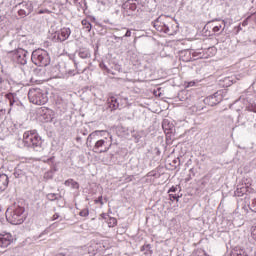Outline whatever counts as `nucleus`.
I'll return each mask as SVG.
<instances>
[{
  "label": "nucleus",
  "instance_id": "1",
  "mask_svg": "<svg viewBox=\"0 0 256 256\" xmlns=\"http://www.w3.org/2000/svg\"><path fill=\"white\" fill-rule=\"evenodd\" d=\"M22 143L28 149H38L43 145V140L37 130H28L23 134Z\"/></svg>",
  "mask_w": 256,
  "mask_h": 256
},
{
  "label": "nucleus",
  "instance_id": "2",
  "mask_svg": "<svg viewBox=\"0 0 256 256\" xmlns=\"http://www.w3.org/2000/svg\"><path fill=\"white\" fill-rule=\"evenodd\" d=\"M23 213H25V208L15 205L10 206L5 213L6 220L8 223H11V225H21L25 219Z\"/></svg>",
  "mask_w": 256,
  "mask_h": 256
},
{
  "label": "nucleus",
  "instance_id": "3",
  "mask_svg": "<svg viewBox=\"0 0 256 256\" xmlns=\"http://www.w3.org/2000/svg\"><path fill=\"white\" fill-rule=\"evenodd\" d=\"M28 99L33 105H45L49 101V96L40 88H32L28 92Z\"/></svg>",
  "mask_w": 256,
  "mask_h": 256
},
{
  "label": "nucleus",
  "instance_id": "4",
  "mask_svg": "<svg viewBox=\"0 0 256 256\" xmlns=\"http://www.w3.org/2000/svg\"><path fill=\"white\" fill-rule=\"evenodd\" d=\"M31 60L37 67H47L51 63L49 53L43 49H37L32 52Z\"/></svg>",
  "mask_w": 256,
  "mask_h": 256
},
{
  "label": "nucleus",
  "instance_id": "5",
  "mask_svg": "<svg viewBox=\"0 0 256 256\" xmlns=\"http://www.w3.org/2000/svg\"><path fill=\"white\" fill-rule=\"evenodd\" d=\"M113 145V142L109 140V138L99 139L95 142L93 146V152L94 153H107L109 149H111V146Z\"/></svg>",
  "mask_w": 256,
  "mask_h": 256
},
{
  "label": "nucleus",
  "instance_id": "6",
  "mask_svg": "<svg viewBox=\"0 0 256 256\" xmlns=\"http://www.w3.org/2000/svg\"><path fill=\"white\" fill-rule=\"evenodd\" d=\"M12 58L14 61H16V63L25 65V63H27V51H25L23 48H18L12 52Z\"/></svg>",
  "mask_w": 256,
  "mask_h": 256
},
{
  "label": "nucleus",
  "instance_id": "7",
  "mask_svg": "<svg viewBox=\"0 0 256 256\" xmlns=\"http://www.w3.org/2000/svg\"><path fill=\"white\" fill-rule=\"evenodd\" d=\"M11 243H13L11 233H0V249H7Z\"/></svg>",
  "mask_w": 256,
  "mask_h": 256
},
{
  "label": "nucleus",
  "instance_id": "8",
  "mask_svg": "<svg viewBox=\"0 0 256 256\" xmlns=\"http://www.w3.org/2000/svg\"><path fill=\"white\" fill-rule=\"evenodd\" d=\"M33 13V4L31 2L22 3V8L18 10L19 17H27V15H31Z\"/></svg>",
  "mask_w": 256,
  "mask_h": 256
},
{
  "label": "nucleus",
  "instance_id": "9",
  "mask_svg": "<svg viewBox=\"0 0 256 256\" xmlns=\"http://www.w3.org/2000/svg\"><path fill=\"white\" fill-rule=\"evenodd\" d=\"M71 36V28L64 27L57 32L58 41H67Z\"/></svg>",
  "mask_w": 256,
  "mask_h": 256
},
{
  "label": "nucleus",
  "instance_id": "10",
  "mask_svg": "<svg viewBox=\"0 0 256 256\" xmlns=\"http://www.w3.org/2000/svg\"><path fill=\"white\" fill-rule=\"evenodd\" d=\"M180 59L184 63H189V61H193V59H195V54L192 50H183L180 53Z\"/></svg>",
  "mask_w": 256,
  "mask_h": 256
},
{
  "label": "nucleus",
  "instance_id": "11",
  "mask_svg": "<svg viewBox=\"0 0 256 256\" xmlns=\"http://www.w3.org/2000/svg\"><path fill=\"white\" fill-rule=\"evenodd\" d=\"M167 23L161 21V17L153 22V27L158 31V33H165Z\"/></svg>",
  "mask_w": 256,
  "mask_h": 256
},
{
  "label": "nucleus",
  "instance_id": "12",
  "mask_svg": "<svg viewBox=\"0 0 256 256\" xmlns=\"http://www.w3.org/2000/svg\"><path fill=\"white\" fill-rule=\"evenodd\" d=\"M253 191V188H251L250 186H243L236 189L235 195L237 197H243L244 195H246V193H253Z\"/></svg>",
  "mask_w": 256,
  "mask_h": 256
},
{
  "label": "nucleus",
  "instance_id": "13",
  "mask_svg": "<svg viewBox=\"0 0 256 256\" xmlns=\"http://www.w3.org/2000/svg\"><path fill=\"white\" fill-rule=\"evenodd\" d=\"M107 103H108V107H109V109H111V111H115V110L119 109V99H117V97L112 96V97L108 98Z\"/></svg>",
  "mask_w": 256,
  "mask_h": 256
},
{
  "label": "nucleus",
  "instance_id": "14",
  "mask_svg": "<svg viewBox=\"0 0 256 256\" xmlns=\"http://www.w3.org/2000/svg\"><path fill=\"white\" fill-rule=\"evenodd\" d=\"M164 33L166 35H175V33H177V25H175L173 22H167Z\"/></svg>",
  "mask_w": 256,
  "mask_h": 256
},
{
  "label": "nucleus",
  "instance_id": "15",
  "mask_svg": "<svg viewBox=\"0 0 256 256\" xmlns=\"http://www.w3.org/2000/svg\"><path fill=\"white\" fill-rule=\"evenodd\" d=\"M9 187V177L7 174L0 175V191H5Z\"/></svg>",
  "mask_w": 256,
  "mask_h": 256
},
{
  "label": "nucleus",
  "instance_id": "16",
  "mask_svg": "<svg viewBox=\"0 0 256 256\" xmlns=\"http://www.w3.org/2000/svg\"><path fill=\"white\" fill-rule=\"evenodd\" d=\"M210 29H212L213 33H219V31H221V29H223V25H225L224 22L222 23H215V22H210Z\"/></svg>",
  "mask_w": 256,
  "mask_h": 256
},
{
  "label": "nucleus",
  "instance_id": "17",
  "mask_svg": "<svg viewBox=\"0 0 256 256\" xmlns=\"http://www.w3.org/2000/svg\"><path fill=\"white\" fill-rule=\"evenodd\" d=\"M65 187H71V189H79V182L73 180V179H68L64 182Z\"/></svg>",
  "mask_w": 256,
  "mask_h": 256
},
{
  "label": "nucleus",
  "instance_id": "18",
  "mask_svg": "<svg viewBox=\"0 0 256 256\" xmlns=\"http://www.w3.org/2000/svg\"><path fill=\"white\" fill-rule=\"evenodd\" d=\"M81 24L83 26V29L88 31V33H91V29H93V26L91 25V22L89 21V18L83 19L81 21Z\"/></svg>",
  "mask_w": 256,
  "mask_h": 256
},
{
  "label": "nucleus",
  "instance_id": "19",
  "mask_svg": "<svg viewBox=\"0 0 256 256\" xmlns=\"http://www.w3.org/2000/svg\"><path fill=\"white\" fill-rule=\"evenodd\" d=\"M125 7L129 11H136L137 10V4L135 2H133V0H129L128 2H126Z\"/></svg>",
  "mask_w": 256,
  "mask_h": 256
},
{
  "label": "nucleus",
  "instance_id": "20",
  "mask_svg": "<svg viewBox=\"0 0 256 256\" xmlns=\"http://www.w3.org/2000/svg\"><path fill=\"white\" fill-rule=\"evenodd\" d=\"M99 133H105V131L103 130H96L94 132H92L91 134H89L88 136V141H93V139H97V137H99Z\"/></svg>",
  "mask_w": 256,
  "mask_h": 256
},
{
  "label": "nucleus",
  "instance_id": "21",
  "mask_svg": "<svg viewBox=\"0 0 256 256\" xmlns=\"http://www.w3.org/2000/svg\"><path fill=\"white\" fill-rule=\"evenodd\" d=\"M107 224H108V227H117V218H115V217H110V218L107 220Z\"/></svg>",
  "mask_w": 256,
  "mask_h": 256
},
{
  "label": "nucleus",
  "instance_id": "22",
  "mask_svg": "<svg viewBox=\"0 0 256 256\" xmlns=\"http://www.w3.org/2000/svg\"><path fill=\"white\" fill-rule=\"evenodd\" d=\"M171 127L172 125H169V121L164 120L162 123V128L164 129V131H171Z\"/></svg>",
  "mask_w": 256,
  "mask_h": 256
},
{
  "label": "nucleus",
  "instance_id": "23",
  "mask_svg": "<svg viewBox=\"0 0 256 256\" xmlns=\"http://www.w3.org/2000/svg\"><path fill=\"white\" fill-rule=\"evenodd\" d=\"M80 217H89V208H85L80 211L79 213Z\"/></svg>",
  "mask_w": 256,
  "mask_h": 256
},
{
  "label": "nucleus",
  "instance_id": "24",
  "mask_svg": "<svg viewBox=\"0 0 256 256\" xmlns=\"http://www.w3.org/2000/svg\"><path fill=\"white\" fill-rule=\"evenodd\" d=\"M169 199L171 201H177L179 202V195L173 194V193H169Z\"/></svg>",
  "mask_w": 256,
  "mask_h": 256
},
{
  "label": "nucleus",
  "instance_id": "25",
  "mask_svg": "<svg viewBox=\"0 0 256 256\" xmlns=\"http://www.w3.org/2000/svg\"><path fill=\"white\" fill-rule=\"evenodd\" d=\"M94 203L96 204V205H103L104 203H103V196H100V197H98V199H95L94 200Z\"/></svg>",
  "mask_w": 256,
  "mask_h": 256
},
{
  "label": "nucleus",
  "instance_id": "26",
  "mask_svg": "<svg viewBox=\"0 0 256 256\" xmlns=\"http://www.w3.org/2000/svg\"><path fill=\"white\" fill-rule=\"evenodd\" d=\"M79 57H81V59H87V57H89V53H87V52H80L79 53Z\"/></svg>",
  "mask_w": 256,
  "mask_h": 256
},
{
  "label": "nucleus",
  "instance_id": "27",
  "mask_svg": "<svg viewBox=\"0 0 256 256\" xmlns=\"http://www.w3.org/2000/svg\"><path fill=\"white\" fill-rule=\"evenodd\" d=\"M178 190L177 186H172L169 190L168 193H176V191Z\"/></svg>",
  "mask_w": 256,
  "mask_h": 256
},
{
  "label": "nucleus",
  "instance_id": "28",
  "mask_svg": "<svg viewBox=\"0 0 256 256\" xmlns=\"http://www.w3.org/2000/svg\"><path fill=\"white\" fill-rule=\"evenodd\" d=\"M251 207H252L253 211H255V213H256V198H254V199L252 200Z\"/></svg>",
  "mask_w": 256,
  "mask_h": 256
},
{
  "label": "nucleus",
  "instance_id": "29",
  "mask_svg": "<svg viewBox=\"0 0 256 256\" xmlns=\"http://www.w3.org/2000/svg\"><path fill=\"white\" fill-rule=\"evenodd\" d=\"M86 19H88V21H90L92 23H95V21H96L95 17H93V16H89Z\"/></svg>",
  "mask_w": 256,
  "mask_h": 256
},
{
  "label": "nucleus",
  "instance_id": "30",
  "mask_svg": "<svg viewBox=\"0 0 256 256\" xmlns=\"http://www.w3.org/2000/svg\"><path fill=\"white\" fill-rule=\"evenodd\" d=\"M187 87H195V81L188 82Z\"/></svg>",
  "mask_w": 256,
  "mask_h": 256
},
{
  "label": "nucleus",
  "instance_id": "31",
  "mask_svg": "<svg viewBox=\"0 0 256 256\" xmlns=\"http://www.w3.org/2000/svg\"><path fill=\"white\" fill-rule=\"evenodd\" d=\"M56 219H59V214H54L52 216V221H56Z\"/></svg>",
  "mask_w": 256,
  "mask_h": 256
},
{
  "label": "nucleus",
  "instance_id": "32",
  "mask_svg": "<svg viewBox=\"0 0 256 256\" xmlns=\"http://www.w3.org/2000/svg\"><path fill=\"white\" fill-rule=\"evenodd\" d=\"M124 37H131V32H130V30H127V31H126Z\"/></svg>",
  "mask_w": 256,
  "mask_h": 256
},
{
  "label": "nucleus",
  "instance_id": "33",
  "mask_svg": "<svg viewBox=\"0 0 256 256\" xmlns=\"http://www.w3.org/2000/svg\"><path fill=\"white\" fill-rule=\"evenodd\" d=\"M251 111H253V113H256V105H252Z\"/></svg>",
  "mask_w": 256,
  "mask_h": 256
},
{
  "label": "nucleus",
  "instance_id": "34",
  "mask_svg": "<svg viewBox=\"0 0 256 256\" xmlns=\"http://www.w3.org/2000/svg\"><path fill=\"white\" fill-rule=\"evenodd\" d=\"M208 51H215V48H209Z\"/></svg>",
  "mask_w": 256,
  "mask_h": 256
},
{
  "label": "nucleus",
  "instance_id": "35",
  "mask_svg": "<svg viewBox=\"0 0 256 256\" xmlns=\"http://www.w3.org/2000/svg\"><path fill=\"white\" fill-rule=\"evenodd\" d=\"M10 105L13 106V101L10 100Z\"/></svg>",
  "mask_w": 256,
  "mask_h": 256
},
{
  "label": "nucleus",
  "instance_id": "36",
  "mask_svg": "<svg viewBox=\"0 0 256 256\" xmlns=\"http://www.w3.org/2000/svg\"><path fill=\"white\" fill-rule=\"evenodd\" d=\"M3 79L0 77V83H2Z\"/></svg>",
  "mask_w": 256,
  "mask_h": 256
},
{
  "label": "nucleus",
  "instance_id": "37",
  "mask_svg": "<svg viewBox=\"0 0 256 256\" xmlns=\"http://www.w3.org/2000/svg\"><path fill=\"white\" fill-rule=\"evenodd\" d=\"M0 211H1V206H0Z\"/></svg>",
  "mask_w": 256,
  "mask_h": 256
}]
</instances>
